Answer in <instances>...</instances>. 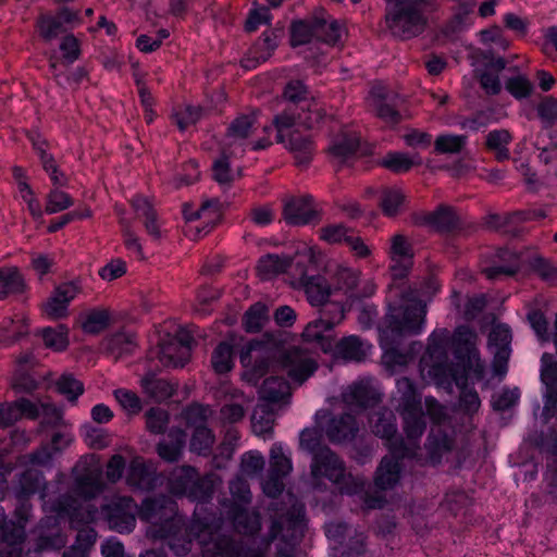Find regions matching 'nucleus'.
<instances>
[{
	"label": "nucleus",
	"instance_id": "nucleus-1",
	"mask_svg": "<svg viewBox=\"0 0 557 557\" xmlns=\"http://www.w3.org/2000/svg\"><path fill=\"white\" fill-rule=\"evenodd\" d=\"M110 529L119 533H129L136 525V512L149 523L147 535L153 540L166 541L169 547L177 555H186L191 548V535L198 541V534L206 523L194 520L186 527L177 515L175 502L165 496L147 498L139 510L131 497H115L104 507Z\"/></svg>",
	"mask_w": 557,
	"mask_h": 557
},
{
	"label": "nucleus",
	"instance_id": "nucleus-2",
	"mask_svg": "<svg viewBox=\"0 0 557 557\" xmlns=\"http://www.w3.org/2000/svg\"><path fill=\"white\" fill-rule=\"evenodd\" d=\"M304 519L302 508L294 507L293 513L283 521H274L271 528V536L257 541L251 540L247 547H235L227 539H221L209 523L198 534V543L202 547L203 557H265V552L273 539L281 534L282 545L277 549L276 557H296V545L302 536Z\"/></svg>",
	"mask_w": 557,
	"mask_h": 557
},
{
	"label": "nucleus",
	"instance_id": "nucleus-3",
	"mask_svg": "<svg viewBox=\"0 0 557 557\" xmlns=\"http://www.w3.org/2000/svg\"><path fill=\"white\" fill-rule=\"evenodd\" d=\"M426 308L421 300H412L406 305H388V311L380 327V343L383 362L389 368L406 366L411 356L393 347L404 335L419 334L424 326Z\"/></svg>",
	"mask_w": 557,
	"mask_h": 557
},
{
	"label": "nucleus",
	"instance_id": "nucleus-4",
	"mask_svg": "<svg viewBox=\"0 0 557 557\" xmlns=\"http://www.w3.org/2000/svg\"><path fill=\"white\" fill-rule=\"evenodd\" d=\"M103 491L101 472L98 468H87L75 480V492L84 499L79 502L70 495L63 496L55 504L57 513L67 516L72 523H90L96 519L97 508L86 500L94 498Z\"/></svg>",
	"mask_w": 557,
	"mask_h": 557
},
{
	"label": "nucleus",
	"instance_id": "nucleus-5",
	"mask_svg": "<svg viewBox=\"0 0 557 557\" xmlns=\"http://www.w3.org/2000/svg\"><path fill=\"white\" fill-rule=\"evenodd\" d=\"M310 476L315 486H321L329 481L338 486L342 493L348 495L361 493L367 484L362 476L346 474L343 460L326 446L319 448L312 456Z\"/></svg>",
	"mask_w": 557,
	"mask_h": 557
},
{
	"label": "nucleus",
	"instance_id": "nucleus-6",
	"mask_svg": "<svg viewBox=\"0 0 557 557\" xmlns=\"http://www.w3.org/2000/svg\"><path fill=\"white\" fill-rule=\"evenodd\" d=\"M388 258L391 261L389 271L393 283L388 287L387 304L392 305H406L412 300H419L418 296L421 294L418 290H410L405 293L397 281L407 276L412 267L413 251L412 246L408 238L403 234H395L391 238L388 248Z\"/></svg>",
	"mask_w": 557,
	"mask_h": 557
},
{
	"label": "nucleus",
	"instance_id": "nucleus-7",
	"mask_svg": "<svg viewBox=\"0 0 557 557\" xmlns=\"http://www.w3.org/2000/svg\"><path fill=\"white\" fill-rule=\"evenodd\" d=\"M343 35L344 28L323 9H320L312 16L292 24L290 44L296 47L308 44L314 38L327 45H336Z\"/></svg>",
	"mask_w": 557,
	"mask_h": 557
},
{
	"label": "nucleus",
	"instance_id": "nucleus-8",
	"mask_svg": "<svg viewBox=\"0 0 557 557\" xmlns=\"http://www.w3.org/2000/svg\"><path fill=\"white\" fill-rule=\"evenodd\" d=\"M448 338L449 333L444 329L433 332L429 337L426 351L420 360V374L426 383L444 385L450 384L454 379L453 370L447 362Z\"/></svg>",
	"mask_w": 557,
	"mask_h": 557
},
{
	"label": "nucleus",
	"instance_id": "nucleus-9",
	"mask_svg": "<svg viewBox=\"0 0 557 557\" xmlns=\"http://www.w3.org/2000/svg\"><path fill=\"white\" fill-rule=\"evenodd\" d=\"M273 125L276 129V141L293 153L297 165H307L315 151L311 136L304 135L294 129L296 114L293 110H283L273 117Z\"/></svg>",
	"mask_w": 557,
	"mask_h": 557
},
{
	"label": "nucleus",
	"instance_id": "nucleus-10",
	"mask_svg": "<svg viewBox=\"0 0 557 557\" xmlns=\"http://www.w3.org/2000/svg\"><path fill=\"white\" fill-rule=\"evenodd\" d=\"M428 3L429 0H409L388 5L385 21L392 34L403 39L420 34L425 24L421 8Z\"/></svg>",
	"mask_w": 557,
	"mask_h": 557
},
{
	"label": "nucleus",
	"instance_id": "nucleus-11",
	"mask_svg": "<svg viewBox=\"0 0 557 557\" xmlns=\"http://www.w3.org/2000/svg\"><path fill=\"white\" fill-rule=\"evenodd\" d=\"M168 487L173 495H185L194 500H205L210 495L208 483L190 466L173 469L168 478Z\"/></svg>",
	"mask_w": 557,
	"mask_h": 557
},
{
	"label": "nucleus",
	"instance_id": "nucleus-12",
	"mask_svg": "<svg viewBox=\"0 0 557 557\" xmlns=\"http://www.w3.org/2000/svg\"><path fill=\"white\" fill-rule=\"evenodd\" d=\"M210 409L201 405H191L184 412L187 424L194 428L190 450L203 456L211 453L215 442L214 434L206 425Z\"/></svg>",
	"mask_w": 557,
	"mask_h": 557
},
{
	"label": "nucleus",
	"instance_id": "nucleus-13",
	"mask_svg": "<svg viewBox=\"0 0 557 557\" xmlns=\"http://www.w3.org/2000/svg\"><path fill=\"white\" fill-rule=\"evenodd\" d=\"M336 314L326 319V311H321L320 317L309 322L302 331V339L308 343L317 344L324 352H331L334 348V338L332 330L344 319V309L342 305L332 306Z\"/></svg>",
	"mask_w": 557,
	"mask_h": 557
},
{
	"label": "nucleus",
	"instance_id": "nucleus-14",
	"mask_svg": "<svg viewBox=\"0 0 557 557\" xmlns=\"http://www.w3.org/2000/svg\"><path fill=\"white\" fill-rule=\"evenodd\" d=\"M478 335L467 326L456 329L453 344L456 358L459 359L465 368L478 377L484 373V363L482 362L476 349Z\"/></svg>",
	"mask_w": 557,
	"mask_h": 557
},
{
	"label": "nucleus",
	"instance_id": "nucleus-15",
	"mask_svg": "<svg viewBox=\"0 0 557 557\" xmlns=\"http://www.w3.org/2000/svg\"><path fill=\"white\" fill-rule=\"evenodd\" d=\"M416 448H399L398 451H389L382 458L374 475V484L380 490H392L398 485L401 478V458H416Z\"/></svg>",
	"mask_w": 557,
	"mask_h": 557
},
{
	"label": "nucleus",
	"instance_id": "nucleus-16",
	"mask_svg": "<svg viewBox=\"0 0 557 557\" xmlns=\"http://www.w3.org/2000/svg\"><path fill=\"white\" fill-rule=\"evenodd\" d=\"M293 470L289 455H286L281 444H274L270 450V471L262 483L263 492L270 497H276L284 490L283 479Z\"/></svg>",
	"mask_w": 557,
	"mask_h": 557
},
{
	"label": "nucleus",
	"instance_id": "nucleus-17",
	"mask_svg": "<svg viewBox=\"0 0 557 557\" xmlns=\"http://www.w3.org/2000/svg\"><path fill=\"white\" fill-rule=\"evenodd\" d=\"M258 112L240 114L232 121L223 139L224 153L230 151L231 156H240L245 151L246 139L256 129Z\"/></svg>",
	"mask_w": 557,
	"mask_h": 557
},
{
	"label": "nucleus",
	"instance_id": "nucleus-18",
	"mask_svg": "<svg viewBox=\"0 0 557 557\" xmlns=\"http://www.w3.org/2000/svg\"><path fill=\"white\" fill-rule=\"evenodd\" d=\"M271 356L269 345L258 341L248 343L239 355L240 363L245 368V377L251 383H257L268 369Z\"/></svg>",
	"mask_w": 557,
	"mask_h": 557
},
{
	"label": "nucleus",
	"instance_id": "nucleus-19",
	"mask_svg": "<svg viewBox=\"0 0 557 557\" xmlns=\"http://www.w3.org/2000/svg\"><path fill=\"white\" fill-rule=\"evenodd\" d=\"M280 363L288 377L298 384H302L318 369V363L311 355L299 348H292L285 351L281 357Z\"/></svg>",
	"mask_w": 557,
	"mask_h": 557
},
{
	"label": "nucleus",
	"instance_id": "nucleus-20",
	"mask_svg": "<svg viewBox=\"0 0 557 557\" xmlns=\"http://www.w3.org/2000/svg\"><path fill=\"white\" fill-rule=\"evenodd\" d=\"M194 338L187 331H178L173 339L161 344L160 362L165 367H184L190 358Z\"/></svg>",
	"mask_w": 557,
	"mask_h": 557
},
{
	"label": "nucleus",
	"instance_id": "nucleus-21",
	"mask_svg": "<svg viewBox=\"0 0 557 557\" xmlns=\"http://www.w3.org/2000/svg\"><path fill=\"white\" fill-rule=\"evenodd\" d=\"M370 426L372 432L386 441L389 451L396 453L399 448H407L403 438L396 436V418L392 410L383 408L375 411L370 417Z\"/></svg>",
	"mask_w": 557,
	"mask_h": 557
},
{
	"label": "nucleus",
	"instance_id": "nucleus-22",
	"mask_svg": "<svg viewBox=\"0 0 557 557\" xmlns=\"http://www.w3.org/2000/svg\"><path fill=\"white\" fill-rule=\"evenodd\" d=\"M283 218L290 225H306L318 219L313 199L309 195L290 197L285 200Z\"/></svg>",
	"mask_w": 557,
	"mask_h": 557
},
{
	"label": "nucleus",
	"instance_id": "nucleus-23",
	"mask_svg": "<svg viewBox=\"0 0 557 557\" xmlns=\"http://www.w3.org/2000/svg\"><path fill=\"white\" fill-rule=\"evenodd\" d=\"M368 103L375 112L376 116L385 123L394 125L399 122L400 115L395 109V104L392 102L387 88L382 84L372 86L368 97Z\"/></svg>",
	"mask_w": 557,
	"mask_h": 557
},
{
	"label": "nucleus",
	"instance_id": "nucleus-24",
	"mask_svg": "<svg viewBox=\"0 0 557 557\" xmlns=\"http://www.w3.org/2000/svg\"><path fill=\"white\" fill-rule=\"evenodd\" d=\"M158 480L152 463H148L141 457H135L127 469L126 483L133 490L150 491Z\"/></svg>",
	"mask_w": 557,
	"mask_h": 557
},
{
	"label": "nucleus",
	"instance_id": "nucleus-25",
	"mask_svg": "<svg viewBox=\"0 0 557 557\" xmlns=\"http://www.w3.org/2000/svg\"><path fill=\"white\" fill-rule=\"evenodd\" d=\"M298 284L304 289L311 306H322L333 294L331 283L327 284L321 275L309 274L308 271H300Z\"/></svg>",
	"mask_w": 557,
	"mask_h": 557
},
{
	"label": "nucleus",
	"instance_id": "nucleus-26",
	"mask_svg": "<svg viewBox=\"0 0 557 557\" xmlns=\"http://www.w3.org/2000/svg\"><path fill=\"white\" fill-rule=\"evenodd\" d=\"M343 400L348 406L366 408L380 401V395L370 380H359L345 389Z\"/></svg>",
	"mask_w": 557,
	"mask_h": 557
},
{
	"label": "nucleus",
	"instance_id": "nucleus-27",
	"mask_svg": "<svg viewBox=\"0 0 557 557\" xmlns=\"http://www.w3.org/2000/svg\"><path fill=\"white\" fill-rule=\"evenodd\" d=\"M371 349V345L363 342L356 335H349L339 339L331 352L336 358H341L345 361L360 362L364 360Z\"/></svg>",
	"mask_w": 557,
	"mask_h": 557
},
{
	"label": "nucleus",
	"instance_id": "nucleus-28",
	"mask_svg": "<svg viewBox=\"0 0 557 557\" xmlns=\"http://www.w3.org/2000/svg\"><path fill=\"white\" fill-rule=\"evenodd\" d=\"M360 272L352 268L335 264L330 268V280L333 293L342 292L345 295H354L359 283Z\"/></svg>",
	"mask_w": 557,
	"mask_h": 557
},
{
	"label": "nucleus",
	"instance_id": "nucleus-29",
	"mask_svg": "<svg viewBox=\"0 0 557 557\" xmlns=\"http://www.w3.org/2000/svg\"><path fill=\"white\" fill-rule=\"evenodd\" d=\"M136 348V335L132 332L120 331L104 339V349L115 361L134 354Z\"/></svg>",
	"mask_w": 557,
	"mask_h": 557
},
{
	"label": "nucleus",
	"instance_id": "nucleus-30",
	"mask_svg": "<svg viewBox=\"0 0 557 557\" xmlns=\"http://www.w3.org/2000/svg\"><path fill=\"white\" fill-rule=\"evenodd\" d=\"M278 37L280 32L276 30L263 33L262 40L242 60V66L250 70L256 67L260 62L267 61L276 48Z\"/></svg>",
	"mask_w": 557,
	"mask_h": 557
},
{
	"label": "nucleus",
	"instance_id": "nucleus-31",
	"mask_svg": "<svg viewBox=\"0 0 557 557\" xmlns=\"http://www.w3.org/2000/svg\"><path fill=\"white\" fill-rule=\"evenodd\" d=\"M284 110H293L296 114V124L304 126L307 129L317 128L326 117L324 107L315 98L304 102L302 107H299V110L292 106L286 107Z\"/></svg>",
	"mask_w": 557,
	"mask_h": 557
},
{
	"label": "nucleus",
	"instance_id": "nucleus-32",
	"mask_svg": "<svg viewBox=\"0 0 557 557\" xmlns=\"http://www.w3.org/2000/svg\"><path fill=\"white\" fill-rule=\"evenodd\" d=\"M132 206L136 216L143 220L145 230L154 240H159L162 236L161 227L158 222V215L150 201L141 196H136L132 200Z\"/></svg>",
	"mask_w": 557,
	"mask_h": 557
},
{
	"label": "nucleus",
	"instance_id": "nucleus-33",
	"mask_svg": "<svg viewBox=\"0 0 557 557\" xmlns=\"http://www.w3.org/2000/svg\"><path fill=\"white\" fill-rule=\"evenodd\" d=\"M393 400L395 401L397 412L422 408L421 396L408 377L397 380Z\"/></svg>",
	"mask_w": 557,
	"mask_h": 557
},
{
	"label": "nucleus",
	"instance_id": "nucleus-34",
	"mask_svg": "<svg viewBox=\"0 0 557 557\" xmlns=\"http://www.w3.org/2000/svg\"><path fill=\"white\" fill-rule=\"evenodd\" d=\"M21 416L29 419L39 417L38 406L28 399H20L14 405L0 407V425L8 426L17 420Z\"/></svg>",
	"mask_w": 557,
	"mask_h": 557
},
{
	"label": "nucleus",
	"instance_id": "nucleus-35",
	"mask_svg": "<svg viewBox=\"0 0 557 557\" xmlns=\"http://www.w3.org/2000/svg\"><path fill=\"white\" fill-rule=\"evenodd\" d=\"M185 437L186 435L183 430L172 429L168 434V438L161 441L157 446L160 458L168 462L177 461L185 446Z\"/></svg>",
	"mask_w": 557,
	"mask_h": 557
},
{
	"label": "nucleus",
	"instance_id": "nucleus-36",
	"mask_svg": "<svg viewBox=\"0 0 557 557\" xmlns=\"http://www.w3.org/2000/svg\"><path fill=\"white\" fill-rule=\"evenodd\" d=\"M357 431L358 426L351 414L331 419L325 430L330 441L338 443L352 440Z\"/></svg>",
	"mask_w": 557,
	"mask_h": 557
},
{
	"label": "nucleus",
	"instance_id": "nucleus-37",
	"mask_svg": "<svg viewBox=\"0 0 557 557\" xmlns=\"http://www.w3.org/2000/svg\"><path fill=\"white\" fill-rule=\"evenodd\" d=\"M403 419V429L408 441L412 442L409 448H416V453L419 447L414 444L424 433L425 420L422 412V408L406 410L398 412Z\"/></svg>",
	"mask_w": 557,
	"mask_h": 557
},
{
	"label": "nucleus",
	"instance_id": "nucleus-38",
	"mask_svg": "<svg viewBox=\"0 0 557 557\" xmlns=\"http://www.w3.org/2000/svg\"><path fill=\"white\" fill-rule=\"evenodd\" d=\"M237 532L252 535L260 530V518L255 511H248L242 505H234L228 511Z\"/></svg>",
	"mask_w": 557,
	"mask_h": 557
},
{
	"label": "nucleus",
	"instance_id": "nucleus-39",
	"mask_svg": "<svg viewBox=\"0 0 557 557\" xmlns=\"http://www.w3.org/2000/svg\"><path fill=\"white\" fill-rule=\"evenodd\" d=\"M26 284L21 272L13 267L0 268V300L24 293Z\"/></svg>",
	"mask_w": 557,
	"mask_h": 557
},
{
	"label": "nucleus",
	"instance_id": "nucleus-40",
	"mask_svg": "<svg viewBox=\"0 0 557 557\" xmlns=\"http://www.w3.org/2000/svg\"><path fill=\"white\" fill-rule=\"evenodd\" d=\"M380 164L391 172L400 174L408 172L412 166L421 164V158L418 154L410 156L406 152H387L380 161Z\"/></svg>",
	"mask_w": 557,
	"mask_h": 557
},
{
	"label": "nucleus",
	"instance_id": "nucleus-41",
	"mask_svg": "<svg viewBox=\"0 0 557 557\" xmlns=\"http://www.w3.org/2000/svg\"><path fill=\"white\" fill-rule=\"evenodd\" d=\"M255 434L262 437L271 436L274 424V412L270 404L257 405L251 417Z\"/></svg>",
	"mask_w": 557,
	"mask_h": 557
},
{
	"label": "nucleus",
	"instance_id": "nucleus-42",
	"mask_svg": "<svg viewBox=\"0 0 557 557\" xmlns=\"http://www.w3.org/2000/svg\"><path fill=\"white\" fill-rule=\"evenodd\" d=\"M406 196L398 187H385L380 194V208L386 216H396L405 206Z\"/></svg>",
	"mask_w": 557,
	"mask_h": 557
},
{
	"label": "nucleus",
	"instance_id": "nucleus-43",
	"mask_svg": "<svg viewBox=\"0 0 557 557\" xmlns=\"http://www.w3.org/2000/svg\"><path fill=\"white\" fill-rule=\"evenodd\" d=\"M1 531L3 534V541L8 543V548L0 552V557H21L22 548L20 545L23 543L25 537L23 528L13 523H5L1 528Z\"/></svg>",
	"mask_w": 557,
	"mask_h": 557
},
{
	"label": "nucleus",
	"instance_id": "nucleus-44",
	"mask_svg": "<svg viewBox=\"0 0 557 557\" xmlns=\"http://www.w3.org/2000/svg\"><path fill=\"white\" fill-rule=\"evenodd\" d=\"M260 397L264 404L276 403L290 395V388L286 381L281 377L267 379L261 388Z\"/></svg>",
	"mask_w": 557,
	"mask_h": 557
},
{
	"label": "nucleus",
	"instance_id": "nucleus-45",
	"mask_svg": "<svg viewBox=\"0 0 557 557\" xmlns=\"http://www.w3.org/2000/svg\"><path fill=\"white\" fill-rule=\"evenodd\" d=\"M511 141V135L506 129H495L486 135V147L492 151L498 161L509 159V150L507 146Z\"/></svg>",
	"mask_w": 557,
	"mask_h": 557
},
{
	"label": "nucleus",
	"instance_id": "nucleus-46",
	"mask_svg": "<svg viewBox=\"0 0 557 557\" xmlns=\"http://www.w3.org/2000/svg\"><path fill=\"white\" fill-rule=\"evenodd\" d=\"M511 342V332L507 325H495L488 336V343L495 347L496 361L500 359H508L509 344Z\"/></svg>",
	"mask_w": 557,
	"mask_h": 557
},
{
	"label": "nucleus",
	"instance_id": "nucleus-47",
	"mask_svg": "<svg viewBox=\"0 0 557 557\" xmlns=\"http://www.w3.org/2000/svg\"><path fill=\"white\" fill-rule=\"evenodd\" d=\"M37 28L40 36L48 41L57 38L60 34L67 30L62 18H60L59 13L55 15H40L37 20Z\"/></svg>",
	"mask_w": 557,
	"mask_h": 557
},
{
	"label": "nucleus",
	"instance_id": "nucleus-48",
	"mask_svg": "<svg viewBox=\"0 0 557 557\" xmlns=\"http://www.w3.org/2000/svg\"><path fill=\"white\" fill-rule=\"evenodd\" d=\"M269 320V309L262 302L252 305L244 315L243 324L247 332H259Z\"/></svg>",
	"mask_w": 557,
	"mask_h": 557
},
{
	"label": "nucleus",
	"instance_id": "nucleus-49",
	"mask_svg": "<svg viewBox=\"0 0 557 557\" xmlns=\"http://www.w3.org/2000/svg\"><path fill=\"white\" fill-rule=\"evenodd\" d=\"M211 366L215 373L223 374L232 370L233 361V347L226 342L220 343L211 356Z\"/></svg>",
	"mask_w": 557,
	"mask_h": 557
},
{
	"label": "nucleus",
	"instance_id": "nucleus-50",
	"mask_svg": "<svg viewBox=\"0 0 557 557\" xmlns=\"http://www.w3.org/2000/svg\"><path fill=\"white\" fill-rule=\"evenodd\" d=\"M144 391L157 401L170 398L174 393V387L165 380L157 379L152 375L145 376L141 380Z\"/></svg>",
	"mask_w": 557,
	"mask_h": 557
},
{
	"label": "nucleus",
	"instance_id": "nucleus-51",
	"mask_svg": "<svg viewBox=\"0 0 557 557\" xmlns=\"http://www.w3.org/2000/svg\"><path fill=\"white\" fill-rule=\"evenodd\" d=\"M288 265L289 262L287 259L281 258L277 255H267L259 260L257 270L263 280H268L283 273Z\"/></svg>",
	"mask_w": 557,
	"mask_h": 557
},
{
	"label": "nucleus",
	"instance_id": "nucleus-52",
	"mask_svg": "<svg viewBox=\"0 0 557 557\" xmlns=\"http://www.w3.org/2000/svg\"><path fill=\"white\" fill-rule=\"evenodd\" d=\"M46 347L55 351H62L69 346V331L64 325L46 327L41 331Z\"/></svg>",
	"mask_w": 557,
	"mask_h": 557
},
{
	"label": "nucleus",
	"instance_id": "nucleus-53",
	"mask_svg": "<svg viewBox=\"0 0 557 557\" xmlns=\"http://www.w3.org/2000/svg\"><path fill=\"white\" fill-rule=\"evenodd\" d=\"M283 98L288 102L286 107L299 109L304 102L310 101L313 97L309 96V90L301 81H292L285 86Z\"/></svg>",
	"mask_w": 557,
	"mask_h": 557
},
{
	"label": "nucleus",
	"instance_id": "nucleus-54",
	"mask_svg": "<svg viewBox=\"0 0 557 557\" xmlns=\"http://www.w3.org/2000/svg\"><path fill=\"white\" fill-rule=\"evenodd\" d=\"M74 205L73 198L60 187L51 189L46 197L45 211L54 214L64 211Z\"/></svg>",
	"mask_w": 557,
	"mask_h": 557
},
{
	"label": "nucleus",
	"instance_id": "nucleus-55",
	"mask_svg": "<svg viewBox=\"0 0 557 557\" xmlns=\"http://www.w3.org/2000/svg\"><path fill=\"white\" fill-rule=\"evenodd\" d=\"M110 315L106 309H94L86 313L82 329L88 334H98L109 325Z\"/></svg>",
	"mask_w": 557,
	"mask_h": 557
},
{
	"label": "nucleus",
	"instance_id": "nucleus-56",
	"mask_svg": "<svg viewBox=\"0 0 557 557\" xmlns=\"http://www.w3.org/2000/svg\"><path fill=\"white\" fill-rule=\"evenodd\" d=\"M428 222L440 231H449L458 223L456 212L449 207H441L428 218Z\"/></svg>",
	"mask_w": 557,
	"mask_h": 557
},
{
	"label": "nucleus",
	"instance_id": "nucleus-57",
	"mask_svg": "<svg viewBox=\"0 0 557 557\" xmlns=\"http://www.w3.org/2000/svg\"><path fill=\"white\" fill-rule=\"evenodd\" d=\"M465 135L444 134L440 135L434 141V148L437 153H458L466 145Z\"/></svg>",
	"mask_w": 557,
	"mask_h": 557
},
{
	"label": "nucleus",
	"instance_id": "nucleus-58",
	"mask_svg": "<svg viewBox=\"0 0 557 557\" xmlns=\"http://www.w3.org/2000/svg\"><path fill=\"white\" fill-rule=\"evenodd\" d=\"M358 147L359 140L357 137L344 136L331 145L330 152L334 158L342 162L352 156L357 151Z\"/></svg>",
	"mask_w": 557,
	"mask_h": 557
},
{
	"label": "nucleus",
	"instance_id": "nucleus-59",
	"mask_svg": "<svg viewBox=\"0 0 557 557\" xmlns=\"http://www.w3.org/2000/svg\"><path fill=\"white\" fill-rule=\"evenodd\" d=\"M505 87L508 92L516 99L529 97L533 89L530 79L522 74H517L509 77L505 83Z\"/></svg>",
	"mask_w": 557,
	"mask_h": 557
},
{
	"label": "nucleus",
	"instance_id": "nucleus-60",
	"mask_svg": "<svg viewBox=\"0 0 557 557\" xmlns=\"http://www.w3.org/2000/svg\"><path fill=\"white\" fill-rule=\"evenodd\" d=\"M69 305L52 292L50 297L41 305L45 315L52 320H60L67 315Z\"/></svg>",
	"mask_w": 557,
	"mask_h": 557
},
{
	"label": "nucleus",
	"instance_id": "nucleus-61",
	"mask_svg": "<svg viewBox=\"0 0 557 557\" xmlns=\"http://www.w3.org/2000/svg\"><path fill=\"white\" fill-rule=\"evenodd\" d=\"M352 232L343 224H331L320 230V237L329 244H346Z\"/></svg>",
	"mask_w": 557,
	"mask_h": 557
},
{
	"label": "nucleus",
	"instance_id": "nucleus-62",
	"mask_svg": "<svg viewBox=\"0 0 557 557\" xmlns=\"http://www.w3.org/2000/svg\"><path fill=\"white\" fill-rule=\"evenodd\" d=\"M146 426L150 433L161 434L169 423V413L161 408H151L146 414Z\"/></svg>",
	"mask_w": 557,
	"mask_h": 557
},
{
	"label": "nucleus",
	"instance_id": "nucleus-63",
	"mask_svg": "<svg viewBox=\"0 0 557 557\" xmlns=\"http://www.w3.org/2000/svg\"><path fill=\"white\" fill-rule=\"evenodd\" d=\"M114 397L127 414H137L143 408L140 398L129 389H116Z\"/></svg>",
	"mask_w": 557,
	"mask_h": 557
},
{
	"label": "nucleus",
	"instance_id": "nucleus-64",
	"mask_svg": "<svg viewBox=\"0 0 557 557\" xmlns=\"http://www.w3.org/2000/svg\"><path fill=\"white\" fill-rule=\"evenodd\" d=\"M57 388L59 393L66 396L69 400H75L84 392L83 383L71 374H63L57 381Z\"/></svg>",
	"mask_w": 557,
	"mask_h": 557
}]
</instances>
